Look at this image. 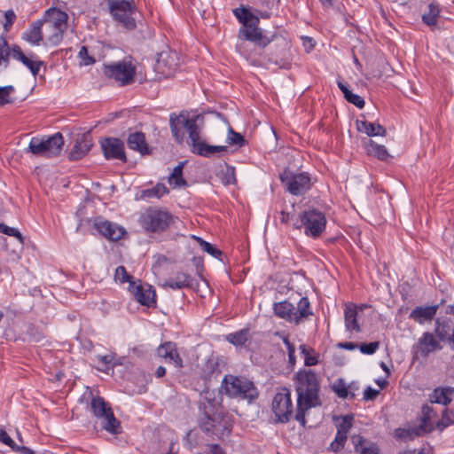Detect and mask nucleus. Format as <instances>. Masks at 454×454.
Instances as JSON below:
<instances>
[{"label": "nucleus", "instance_id": "nucleus-36", "mask_svg": "<svg viewBox=\"0 0 454 454\" xmlns=\"http://www.w3.org/2000/svg\"><path fill=\"white\" fill-rule=\"evenodd\" d=\"M186 161H181L176 166L168 176V184L173 187H185L187 182L183 177V168Z\"/></svg>", "mask_w": 454, "mask_h": 454}, {"label": "nucleus", "instance_id": "nucleus-27", "mask_svg": "<svg viewBox=\"0 0 454 454\" xmlns=\"http://www.w3.org/2000/svg\"><path fill=\"white\" fill-rule=\"evenodd\" d=\"M43 20L34 21L28 29L23 34L22 38L33 45H39L43 41Z\"/></svg>", "mask_w": 454, "mask_h": 454}, {"label": "nucleus", "instance_id": "nucleus-60", "mask_svg": "<svg viewBox=\"0 0 454 454\" xmlns=\"http://www.w3.org/2000/svg\"><path fill=\"white\" fill-rule=\"evenodd\" d=\"M301 354L304 356V364L306 366H311L312 365V356L310 355L309 351L307 350L306 347L304 345L300 346Z\"/></svg>", "mask_w": 454, "mask_h": 454}, {"label": "nucleus", "instance_id": "nucleus-32", "mask_svg": "<svg viewBox=\"0 0 454 454\" xmlns=\"http://www.w3.org/2000/svg\"><path fill=\"white\" fill-rule=\"evenodd\" d=\"M440 12V4L436 1H432L427 5V11L422 15V21L429 27L436 26Z\"/></svg>", "mask_w": 454, "mask_h": 454}, {"label": "nucleus", "instance_id": "nucleus-12", "mask_svg": "<svg viewBox=\"0 0 454 454\" xmlns=\"http://www.w3.org/2000/svg\"><path fill=\"white\" fill-rule=\"evenodd\" d=\"M104 74L108 78L114 79L120 85H127L134 81L136 67L129 60H122L110 65H105Z\"/></svg>", "mask_w": 454, "mask_h": 454}, {"label": "nucleus", "instance_id": "nucleus-48", "mask_svg": "<svg viewBox=\"0 0 454 454\" xmlns=\"http://www.w3.org/2000/svg\"><path fill=\"white\" fill-rule=\"evenodd\" d=\"M131 278H132V277L127 272L124 266H118L116 268L115 273H114V279L116 281H119L121 284L126 283V282H129V284H130L132 282Z\"/></svg>", "mask_w": 454, "mask_h": 454}, {"label": "nucleus", "instance_id": "nucleus-43", "mask_svg": "<svg viewBox=\"0 0 454 454\" xmlns=\"http://www.w3.org/2000/svg\"><path fill=\"white\" fill-rule=\"evenodd\" d=\"M168 193V189L163 184H157L151 189L145 190L143 194L147 198H161L163 195Z\"/></svg>", "mask_w": 454, "mask_h": 454}, {"label": "nucleus", "instance_id": "nucleus-57", "mask_svg": "<svg viewBox=\"0 0 454 454\" xmlns=\"http://www.w3.org/2000/svg\"><path fill=\"white\" fill-rule=\"evenodd\" d=\"M0 442L9 446L11 449L15 445V442L10 437L4 429H0Z\"/></svg>", "mask_w": 454, "mask_h": 454}, {"label": "nucleus", "instance_id": "nucleus-52", "mask_svg": "<svg viewBox=\"0 0 454 454\" xmlns=\"http://www.w3.org/2000/svg\"><path fill=\"white\" fill-rule=\"evenodd\" d=\"M380 344L378 341H373L370 343H363L359 346V349L363 354L372 355L379 348Z\"/></svg>", "mask_w": 454, "mask_h": 454}, {"label": "nucleus", "instance_id": "nucleus-38", "mask_svg": "<svg viewBox=\"0 0 454 454\" xmlns=\"http://www.w3.org/2000/svg\"><path fill=\"white\" fill-rule=\"evenodd\" d=\"M249 329L244 328L238 332L228 334L225 339L236 347H243L248 340Z\"/></svg>", "mask_w": 454, "mask_h": 454}, {"label": "nucleus", "instance_id": "nucleus-10", "mask_svg": "<svg viewBox=\"0 0 454 454\" xmlns=\"http://www.w3.org/2000/svg\"><path fill=\"white\" fill-rule=\"evenodd\" d=\"M109 6L114 20L122 24L124 27L129 30L136 27V21L132 17L136 11L134 0H113Z\"/></svg>", "mask_w": 454, "mask_h": 454}, {"label": "nucleus", "instance_id": "nucleus-37", "mask_svg": "<svg viewBox=\"0 0 454 454\" xmlns=\"http://www.w3.org/2000/svg\"><path fill=\"white\" fill-rule=\"evenodd\" d=\"M333 421L335 422V426L337 428V432L347 434L353 427L354 422V415L347 414L344 416H334Z\"/></svg>", "mask_w": 454, "mask_h": 454}, {"label": "nucleus", "instance_id": "nucleus-54", "mask_svg": "<svg viewBox=\"0 0 454 454\" xmlns=\"http://www.w3.org/2000/svg\"><path fill=\"white\" fill-rule=\"evenodd\" d=\"M4 28L8 32L16 20V14L12 10H8L4 12Z\"/></svg>", "mask_w": 454, "mask_h": 454}, {"label": "nucleus", "instance_id": "nucleus-26", "mask_svg": "<svg viewBox=\"0 0 454 454\" xmlns=\"http://www.w3.org/2000/svg\"><path fill=\"white\" fill-rule=\"evenodd\" d=\"M129 149L139 152L141 154H148L149 148L145 141V134L139 131L130 133L127 139Z\"/></svg>", "mask_w": 454, "mask_h": 454}, {"label": "nucleus", "instance_id": "nucleus-4", "mask_svg": "<svg viewBox=\"0 0 454 454\" xmlns=\"http://www.w3.org/2000/svg\"><path fill=\"white\" fill-rule=\"evenodd\" d=\"M138 223L146 234H160L175 223V216L168 210L150 207L141 213Z\"/></svg>", "mask_w": 454, "mask_h": 454}, {"label": "nucleus", "instance_id": "nucleus-13", "mask_svg": "<svg viewBox=\"0 0 454 454\" xmlns=\"http://www.w3.org/2000/svg\"><path fill=\"white\" fill-rule=\"evenodd\" d=\"M206 415L207 420L200 426L203 431L207 434L211 433L218 437L231 434L233 427L232 416L217 413L211 417L207 412Z\"/></svg>", "mask_w": 454, "mask_h": 454}, {"label": "nucleus", "instance_id": "nucleus-23", "mask_svg": "<svg viewBox=\"0 0 454 454\" xmlns=\"http://www.w3.org/2000/svg\"><path fill=\"white\" fill-rule=\"evenodd\" d=\"M177 57L176 52H162L157 61L158 69L166 75H170L177 68Z\"/></svg>", "mask_w": 454, "mask_h": 454}, {"label": "nucleus", "instance_id": "nucleus-2", "mask_svg": "<svg viewBox=\"0 0 454 454\" xmlns=\"http://www.w3.org/2000/svg\"><path fill=\"white\" fill-rule=\"evenodd\" d=\"M233 14L242 24L239 30V37L242 40L254 43L255 45L265 48L272 41L274 35L269 36L263 34L259 27L260 18L247 7L236 8Z\"/></svg>", "mask_w": 454, "mask_h": 454}, {"label": "nucleus", "instance_id": "nucleus-53", "mask_svg": "<svg viewBox=\"0 0 454 454\" xmlns=\"http://www.w3.org/2000/svg\"><path fill=\"white\" fill-rule=\"evenodd\" d=\"M348 103L355 105L356 107L362 109L365 102L362 97L357 94H354L352 91L345 98Z\"/></svg>", "mask_w": 454, "mask_h": 454}, {"label": "nucleus", "instance_id": "nucleus-9", "mask_svg": "<svg viewBox=\"0 0 454 454\" xmlns=\"http://www.w3.org/2000/svg\"><path fill=\"white\" fill-rule=\"evenodd\" d=\"M309 308V301L308 298H301L295 307L287 301L276 302L274 304L275 314L290 322L298 323L301 318L308 317Z\"/></svg>", "mask_w": 454, "mask_h": 454}, {"label": "nucleus", "instance_id": "nucleus-22", "mask_svg": "<svg viewBox=\"0 0 454 454\" xmlns=\"http://www.w3.org/2000/svg\"><path fill=\"white\" fill-rule=\"evenodd\" d=\"M438 309V304L426 307L418 306L411 312L409 317L419 325H423L434 319Z\"/></svg>", "mask_w": 454, "mask_h": 454}, {"label": "nucleus", "instance_id": "nucleus-59", "mask_svg": "<svg viewBox=\"0 0 454 454\" xmlns=\"http://www.w3.org/2000/svg\"><path fill=\"white\" fill-rule=\"evenodd\" d=\"M380 395V391L371 387H367L364 391V400H374Z\"/></svg>", "mask_w": 454, "mask_h": 454}, {"label": "nucleus", "instance_id": "nucleus-46", "mask_svg": "<svg viewBox=\"0 0 454 454\" xmlns=\"http://www.w3.org/2000/svg\"><path fill=\"white\" fill-rule=\"evenodd\" d=\"M347 439V434L337 432L334 440L332 442L330 445V449L333 451H338L343 449Z\"/></svg>", "mask_w": 454, "mask_h": 454}, {"label": "nucleus", "instance_id": "nucleus-41", "mask_svg": "<svg viewBox=\"0 0 454 454\" xmlns=\"http://www.w3.org/2000/svg\"><path fill=\"white\" fill-rule=\"evenodd\" d=\"M11 54V50L8 44V42L4 36L0 37V69L3 67L4 69L7 68L9 65V57Z\"/></svg>", "mask_w": 454, "mask_h": 454}, {"label": "nucleus", "instance_id": "nucleus-6", "mask_svg": "<svg viewBox=\"0 0 454 454\" xmlns=\"http://www.w3.org/2000/svg\"><path fill=\"white\" fill-rule=\"evenodd\" d=\"M223 385L225 393L231 397L247 400L251 403L259 395L254 382L245 377L225 375L223 380Z\"/></svg>", "mask_w": 454, "mask_h": 454}, {"label": "nucleus", "instance_id": "nucleus-40", "mask_svg": "<svg viewBox=\"0 0 454 454\" xmlns=\"http://www.w3.org/2000/svg\"><path fill=\"white\" fill-rule=\"evenodd\" d=\"M96 360L101 364V367L98 369L103 372H107L110 369L120 364V363L116 361V355L114 353H110L105 356L98 355L96 356Z\"/></svg>", "mask_w": 454, "mask_h": 454}, {"label": "nucleus", "instance_id": "nucleus-33", "mask_svg": "<svg viewBox=\"0 0 454 454\" xmlns=\"http://www.w3.org/2000/svg\"><path fill=\"white\" fill-rule=\"evenodd\" d=\"M367 153L371 156L377 158L380 160H387L390 155L383 145H379L373 140L370 139L365 145Z\"/></svg>", "mask_w": 454, "mask_h": 454}, {"label": "nucleus", "instance_id": "nucleus-19", "mask_svg": "<svg viewBox=\"0 0 454 454\" xmlns=\"http://www.w3.org/2000/svg\"><path fill=\"white\" fill-rule=\"evenodd\" d=\"M157 353L159 356L173 364L176 368L181 369L184 367L183 359L177 351L176 343L172 341L164 342L159 346Z\"/></svg>", "mask_w": 454, "mask_h": 454}, {"label": "nucleus", "instance_id": "nucleus-14", "mask_svg": "<svg viewBox=\"0 0 454 454\" xmlns=\"http://www.w3.org/2000/svg\"><path fill=\"white\" fill-rule=\"evenodd\" d=\"M280 180L286 190L293 195H301L309 189L310 178L309 175H295L286 170L280 175Z\"/></svg>", "mask_w": 454, "mask_h": 454}, {"label": "nucleus", "instance_id": "nucleus-24", "mask_svg": "<svg viewBox=\"0 0 454 454\" xmlns=\"http://www.w3.org/2000/svg\"><path fill=\"white\" fill-rule=\"evenodd\" d=\"M355 451L358 454H380V449L374 442H367L360 434H355L351 437Z\"/></svg>", "mask_w": 454, "mask_h": 454}, {"label": "nucleus", "instance_id": "nucleus-50", "mask_svg": "<svg viewBox=\"0 0 454 454\" xmlns=\"http://www.w3.org/2000/svg\"><path fill=\"white\" fill-rule=\"evenodd\" d=\"M14 90L12 85L0 87V106L12 102L10 94Z\"/></svg>", "mask_w": 454, "mask_h": 454}, {"label": "nucleus", "instance_id": "nucleus-63", "mask_svg": "<svg viewBox=\"0 0 454 454\" xmlns=\"http://www.w3.org/2000/svg\"><path fill=\"white\" fill-rule=\"evenodd\" d=\"M337 85L343 93L344 98H346L347 96L351 92V90H349L348 89V84L344 82L341 79H339L337 80Z\"/></svg>", "mask_w": 454, "mask_h": 454}, {"label": "nucleus", "instance_id": "nucleus-34", "mask_svg": "<svg viewBox=\"0 0 454 454\" xmlns=\"http://www.w3.org/2000/svg\"><path fill=\"white\" fill-rule=\"evenodd\" d=\"M296 229L304 228L307 236H312V211L308 210L301 213L298 218L294 223Z\"/></svg>", "mask_w": 454, "mask_h": 454}, {"label": "nucleus", "instance_id": "nucleus-35", "mask_svg": "<svg viewBox=\"0 0 454 454\" xmlns=\"http://www.w3.org/2000/svg\"><path fill=\"white\" fill-rule=\"evenodd\" d=\"M434 333L439 340L448 341L452 333L450 320L437 318L434 323Z\"/></svg>", "mask_w": 454, "mask_h": 454}, {"label": "nucleus", "instance_id": "nucleus-1", "mask_svg": "<svg viewBox=\"0 0 454 454\" xmlns=\"http://www.w3.org/2000/svg\"><path fill=\"white\" fill-rule=\"evenodd\" d=\"M200 115L190 117L187 112H181L179 114H171L169 116V126L172 136L176 143L183 144L185 131L188 133V145L192 153L209 158L215 153L227 151L224 145H209L200 138V130L197 124Z\"/></svg>", "mask_w": 454, "mask_h": 454}, {"label": "nucleus", "instance_id": "nucleus-47", "mask_svg": "<svg viewBox=\"0 0 454 454\" xmlns=\"http://www.w3.org/2000/svg\"><path fill=\"white\" fill-rule=\"evenodd\" d=\"M227 142L231 145L242 146L245 144V139L241 134L235 132L231 128H230Z\"/></svg>", "mask_w": 454, "mask_h": 454}, {"label": "nucleus", "instance_id": "nucleus-25", "mask_svg": "<svg viewBox=\"0 0 454 454\" xmlns=\"http://www.w3.org/2000/svg\"><path fill=\"white\" fill-rule=\"evenodd\" d=\"M192 278L184 272H178L175 277L169 278L163 283V287H168L173 290H180L186 287H191Z\"/></svg>", "mask_w": 454, "mask_h": 454}, {"label": "nucleus", "instance_id": "nucleus-31", "mask_svg": "<svg viewBox=\"0 0 454 454\" xmlns=\"http://www.w3.org/2000/svg\"><path fill=\"white\" fill-rule=\"evenodd\" d=\"M430 431H432V427L423 429V425H419L417 427L398 428L395 430V436L403 441H411L415 437L420 436L423 433Z\"/></svg>", "mask_w": 454, "mask_h": 454}, {"label": "nucleus", "instance_id": "nucleus-21", "mask_svg": "<svg viewBox=\"0 0 454 454\" xmlns=\"http://www.w3.org/2000/svg\"><path fill=\"white\" fill-rule=\"evenodd\" d=\"M357 309L358 307L353 302L344 304V322L347 332L360 333L362 331L357 320Z\"/></svg>", "mask_w": 454, "mask_h": 454}, {"label": "nucleus", "instance_id": "nucleus-17", "mask_svg": "<svg viewBox=\"0 0 454 454\" xmlns=\"http://www.w3.org/2000/svg\"><path fill=\"white\" fill-rule=\"evenodd\" d=\"M94 227L106 239L113 241L120 240L126 233L123 227L107 220L97 219Z\"/></svg>", "mask_w": 454, "mask_h": 454}, {"label": "nucleus", "instance_id": "nucleus-56", "mask_svg": "<svg viewBox=\"0 0 454 454\" xmlns=\"http://www.w3.org/2000/svg\"><path fill=\"white\" fill-rule=\"evenodd\" d=\"M334 392L337 394L339 397L343 399L347 398L348 395V387L341 380H340L338 384L334 386Z\"/></svg>", "mask_w": 454, "mask_h": 454}, {"label": "nucleus", "instance_id": "nucleus-49", "mask_svg": "<svg viewBox=\"0 0 454 454\" xmlns=\"http://www.w3.org/2000/svg\"><path fill=\"white\" fill-rule=\"evenodd\" d=\"M21 63L30 70L34 76L38 74L40 68L43 66V61H34L27 56L23 60H21Z\"/></svg>", "mask_w": 454, "mask_h": 454}, {"label": "nucleus", "instance_id": "nucleus-20", "mask_svg": "<svg viewBox=\"0 0 454 454\" xmlns=\"http://www.w3.org/2000/svg\"><path fill=\"white\" fill-rule=\"evenodd\" d=\"M93 145L90 134H82L76 139L75 144L69 153L68 158L71 160H78L83 158Z\"/></svg>", "mask_w": 454, "mask_h": 454}, {"label": "nucleus", "instance_id": "nucleus-62", "mask_svg": "<svg viewBox=\"0 0 454 454\" xmlns=\"http://www.w3.org/2000/svg\"><path fill=\"white\" fill-rule=\"evenodd\" d=\"M12 450L20 454H35V451L33 450H31L26 446H20L16 443L14 446H12Z\"/></svg>", "mask_w": 454, "mask_h": 454}, {"label": "nucleus", "instance_id": "nucleus-29", "mask_svg": "<svg viewBox=\"0 0 454 454\" xmlns=\"http://www.w3.org/2000/svg\"><path fill=\"white\" fill-rule=\"evenodd\" d=\"M276 0H255L254 7L249 10L258 15L259 18L267 20L271 17V11L276 6Z\"/></svg>", "mask_w": 454, "mask_h": 454}, {"label": "nucleus", "instance_id": "nucleus-44", "mask_svg": "<svg viewBox=\"0 0 454 454\" xmlns=\"http://www.w3.org/2000/svg\"><path fill=\"white\" fill-rule=\"evenodd\" d=\"M450 425H454V409H445L442 419L437 423V428L442 430Z\"/></svg>", "mask_w": 454, "mask_h": 454}, {"label": "nucleus", "instance_id": "nucleus-15", "mask_svg": "<svg viewBox=\"0 0 454 454\" xmlns=\"http://www.w3.org/2000/svg\"><path fill=\"white\" fill-rule=\"evenodd\" d=\"M442 346L430 332H425L418 341L412 346L414 358H426L434 350L441 349Z\"/></svg>", "mask_w": 454, "mask_h": 454}, {"label": "nucleus", "instance_id": "nucleus-5", "mask_svg": "<svg viewBox=\"0 0 454 454\" xmlns=\"http://www.w3.org/2000/svg\"><path fill=\"white\" fill-rule=\"evenodd\" d=\"M63 145L64 138L59 132L48 137H33L25 153L35 157L50 159L59 156Z\"/></svg>", "mask_w": 454, "mask_h": 454}, {"label": "nucleus", "instance_id": "nucleus-3", "mask_svg": "<svg viewBox=\"0 0 454 454\" xmlns=\"http://www.w3.org/2000/svg\"><path fill=\"white\" fill-rule=\"evenodd\" d=\"M297 393V410L295 419L304 427L305 412L312 407V371L301 369L294 375Z\"/></svg>", "mask_w": 454, "mask_h": 454}, {"label": "nucleus", "instance_id": "nucleus-28", "mask_svg": "<svg viewBox=\"0 0 454 454\" xmlns=\"http://www.w3.org/2000/svg\"><path fill=\"white\" fill-rule=\"evenodd\" d=\"M356 129L360 132H364L368 137H385L387 135V129L385 127L379 123H373L367 121L357 120Z\"/></svg>", "mask_w": 454, "mask_h": 454}, {"label": "nucleus", "instance_id": "nucleus-51", "mask_svg": "<svg viewBox=\"0 0 454 454\" xmlns=\"http://www.w3.org/2000/svg\"><path fill=\"white\" fill-rule=\"evenodd\" d=\"M434 414H435V412L431 406L427 404L422 406V419L420 425H423V429H427V422L431 419Z\"/></svg>", "mask_w": 454, "mask_h": 454}, {"label": "nucleus", "instance_id": "nucleus-8", "mask_svg": "<svg viewBox=\"0 0 454 454\" xmlns=\"http://www.w3.org/2000/svg\"><path fill=\"white\" fill-rule=\"evenodd\" d=\"M67 14L59 9L50 8L45 12L43 22L50 31L48 41L51 44L58 45L61 43L67 29Z\"/></svg>", "mask_w": 454, "mask_h": 454}, {"label": "nucleus", "instance_id": "nucleus-45", "mask_svg": "<svg viewBox=\"0 0 454 454\" xmlns=\"http://www.w3.org/2000/svg\"><path fill=\"white\" fill-rule=\"evenodd\" d=\"M281 337H282L283 342H284L286 348L287 350V353H288V364H289L290 368L293 369L296 363L295 356H294L295 348L289 341L287 337H286L284 335H281Z\"/></svg>", "mask_w": 454, "mask_h": 454}, {"label": "nucleus", "instance_id": "nucleus-61", "mask_svg": "<svg viewBox=\"0 0 454 454\" xmlns=\"http://www.w3.org/2000/svg\"><path fill=\"white\" fill-rule=\"evenodd\" d=\"M12 57L21 62L26 58V55L21 51L19 45H13L12 48Z\"/></svg>", "mask_w": 454, "mask_h": 454}, {"label": "nucleus", "instance_id": "nucleus-7", "mask_svg": "<svg viewBox=\"0 0 454 454\" xmlns=\"http://www.w3.org/2000/svg\"><path fill=\"white\" fill-rule=\"evenodd\" d=\"M90 408L94 416L100 420L104 430L112 434L121 433V422L115 418L110 404L103 397H92Z\"/></svg>", "mask_w": 454, "mask_h": 454}, {"label": "nucleus", "instance_id": "nucleus-30", "mask_svg": "<svg viewBox=\"0 0 454 454\" xmlns=\"http://www.w3.org/2000/svg\"><path fill=\"white\" fill-rule=\"evenodd\" d=\"M454 394V387H436L430 395V402L447 405L451 402L450 395Z\"/></svg>", "mask_w": 454, "mask_h": 454}, {"label": "nucleus", "instance_id": "nucleus-42", "mask_svg": "<svg viewBox=\"0 0 454 454\" xmlns=\"http://www.w3.org/2000/svg\"><path fill=\"white\" fill-rule=\"evenodd\" d=\"M192 238L200 244L201 249L215 258H220L222 255V251L218 248L215 247L212 244L203 240L201 238L197 236H192Z\"/></svg>", "mask_w": 454, "mask_h": 454}, {"label": "nucleus", "instance_id": "nucleus-39", "mask_svg": "<svg viewBox=\"0 0 454 454\" xmlns=\"http://www.w3.org/2000/svg\"><path fill=\"white\" fill-rule=\"evenodd\" d=\"M327 219L325 212L314 208V239L319 237L325 230Z\"/></svg>", "mask_w": 454, "mask_h": 454}, {"label": "nucleus", "instance_id": "nucleus-11", "mask_svg": "<svg viewBox=\"0 0 454 454\" xmlns=\"http://www.w3.org/2000/svg\"><path fill=\"white\" fill-rule=\"evenodd\" d=\"M272 411L276 422L286 423L294 413L291 392L287 387H281L272 400Z\"/></svg>", "mask_w": 454, "mask_h": 454}, {"label": "nucleus", "instance_id": "nucleus-64", "mask_svg": "<svg viewBox=\"0 0 454 454\" xmlns=\"http://www.w3.org/2000/svg\"><path fill=\"white\" fill-rule=\"evenodd\" d=\"M211 454H226L223 449L218 444L207 445Z\"/></svg>", "mask_w": 454, "mask_h": 454}, {"label": "nucleus", "instance_id": "nucleus-18", "mask_svg": "<svg viewBox=\"0 0 454 454\" xmlns=\"http://www.w3.org/2000/svg\"><path fill=\"white\" fill-rule=\"evenodd\" d=\"M129 290L133 294L137 301L141 305L149 308L156 303L155 292L152 289L151 286H137L135 282H131L129 285Z\"/></svg>", "mask_w": 454, "mask_h": 454}, {"label": "nucleus", "instance_id": "nucleus-55", "mask_svg": "<svg viewBox=\"0 0 454 454\" xmlns=\"http://www.w3.org/2000/svg\"><path fill=\"white\" fill-rule=\"evenodd\" d=\"M79 57L81 58L82 64L85 66L91 65L95 62V59L89 55L88 49L86 46H82L79 51Z\"/></svg>", "mask_w": 454, "mask_h": 454}, {"label": "nucleus", "instance_id": "nucleus-16", "mask_svg": "<svg viewBox=\"0 0 454 454\" xmlns=\"http://www.w3.org/2000/svg\"><path fill=\"white\" fill-rule=\"evenodd\" d=\"M101 148L106 160L127 161L123 142L116 137H106L101 141Z\"/></svg>", "mask_w": 454, "mask_h": 454}, {"label": "nucleus", "instance_id": "nucleus-58", "mask_svg": "<svg viewBox=\"0 0 454 454\" xmlns=\"http://www.w3.org/2000/svg\"><path fill=\"white\" fill-rule=\"evenodd\" d=\"M2 233H4L8 236L16 237L20 242L23 241V237L21 233L13 227H9L7 225L4 226V231Z\"/></svg>", "mask_w": 454, "mask_h": 454}]
</instances>
